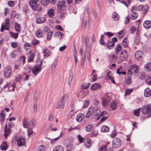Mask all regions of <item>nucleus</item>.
Here are the masks:
<instances>
[{"mask_svg": "<svg viewBox=\"0 0 151 151\" xmlns=\"http://www.w3.org/2000/svg\"><path fill=\"white\" fill-rule=\"evenodd\" d=\"M101 112V109L98 106H91L88 109L87 113L85 117L88 119L92 115L91 118L92 119H95L96 116Z\"/></svg>", "mask_w": 151, "mask_h": 151, "instance_id": "obj_1", "label": "nucleus"}, {"mask_svg": "<svg viewBox=\"0 0 151 151\" xmlns=\"http://www.w3.org/2000/svg\"><path fill=\"white\" fill-rule=\"evenodd\" d=\"M138 68V66L134 64L132 65L128 71L127 76H137L139 73Z\"/></svg>", "mask_w": 151, "mask_h": 151, "instance_id": "obj_2", "label": "nucleus"}, {"mask_svg": "<svg viewBox=\"0 0 151 151\" xmlns=\"http://www.w3.org/2000/svg\"><path fill=\"white\" fill-rule=\"evenodd\" d=\"M38 1V0H31L29 2V4L33 10L40 12L42 10V7L40 4H37Z\"/></svg>", "mask_w": 151, "mask_h": 151, "instance_id": "obj_3", "label": "nucleus"}, {"mask_svg": "<svg viewBox=\"0 0 151 151\" xmlns=\"http://www.w3.org/2000/svg\"><path fill=\"white\" fill-rule=\"evenodd\" d=\"M121 143V141L120 139L116 137L113 139L112 141V147L114 148H119L120 147Z\"/></svg>", "mask_w": 151, "mask_h": 151, "instance_id": "obj_4", "label": "nucleus"}, {"mask_svg": "<svg viewBox=\"0 0 151 151\" xmlns=\"http://www.w3.org/2000/svg\"><path fill=\"white\" fill-rule=\"evenodd\" d=\"M42 68L40 65H35L32 69V73L35 76L37 75L41 71Z\"/></svg>", "mask_w": 151, "mask_h": 151, "instance_id": "obj_5", "label": "nucleus"}, {"mask_svg": "<svg viewBox=\"0 0 151 151\" xmlns=\"http://www.w3.org/2000/svg\"><path fill=\"white\" fill-rule=\"evenodd\" d=\"M5 29L7 30H9V19L8 18L6 19L5 25H4V24H2L1 29V32H3Z\"/></svg>", "mask_w": 151, "mask_h": 151, "instance_id": "obj_6", "label": "nucleus"}, {"mask_svg": "<svg viewBox=\"0 0 151 151\" xmlns=\"http://www.w3.org/2000/svg\"><path fill=\"white\" fill-rule=\"evenodd\" d=\"M143 114H148L151 116V104H148L142 110Z\"/></svg>", "mask_w": 151, "mask_h": 151, "instance_id": "obj_7", "label": "nucleus"}, {"mask_svg": "<svg viewBox=\"0 0 151 151\" xmlns=\"http://www.w3.org/2000/svg\"><path fill=\"white\" fill-rule=\"evenodd\" d=\"M128 55L127 52L125 50H123L120 55L119 59L122 61H125L128 58Z\"/></svg>", "mask_w": 151, "mask_h": 151, "instance_id": "obj_8", "label": "nucleus"}, {"mask_svg": "<svg viewBox=\"0 0 151 151\" xmlns=\"http://www.w3.org/2000/svg\"><path fill=\"white\" fill-rule=\"evenodd\" d=\"M12 71L10 67H7L5 68L4 73L6 77L9 78L11 76Z\"/></svg>", "mask_w": 151, "mask_h": 151, "instance_id": "obj_9", "label": "nucleus"}, {"mask_svg": "<svg viewBox=\"0 0 151 151\" xmlns=\"http://www.w3.org/2000/svg\"><path fill=\"white\" fill-rule=\"evenodd\" d=\"M110 101V98L108 96L104 97L102 100V104L103 106H105Z\"/></svg>", "mask_w": 151, "mask_h": 151, "instance_id": "obj_10", "label": "nucleus"}, {"mask_svg": "<svg viewBox=\"0 0 151 151\" xmlns=\"http://www.w3.org/2000/svg\"><path fill=\"white\" fill-rule=\"evenodd\" d=\"M65 102H63L59 100L57 103L55 107L56 109H63L64 108Z\"/></svg>", "mask_w": 151, "mask_h": 151, "instance_id": "obj_11", "label": "nucleus"}, {"mask_svg": "<svg viewBox=\"0 0 151 151\" xmlns=\"http://www.w3.org/2000/svg\"><path fill=\"white\" fill-rule=\"evenodd\" d=\"M18 145L22 146L24 145L25 144L24 139L21 137H19L17 139Z\"/></svg>", "mask_w": 151, "mask_h": 151, "instance_id": "obj_12", "label": "nucleus"}, {"mask_svg": "<svg viewBox=\"0 0 151 151\" xmlns=\"http://www.w3.org/2000/svg\"><path fill=\"white\" fill-rule=\"evenodd\" d=\"M85 116L82 113L79 114H78L76 117V120L78 122H81L84 119Z\"/></svg>", "mask_w": 151, "mask_h": 151, "instance_id": "obj_13", "label": "nucleus"}, {"mask_svg": "<svg viewBox=\"0 0 151 151\" xmlns=\"http://www.w3.org/2000/svg\"><path fill=\"white\" fill-rule=\"evenodd\" d=\"M143 53L142 52L140 51H138L136 52L135 54V56L136 58L140 60L142 58Z\"/></svg>", "mask_w": 151, "mask_h": 151, "instance_id": "obj_14", "label": "nucleus"}, {"mask_svg": "<svg viewBox=\"0 0 151 151\" xmlns=\"http://www.w3.org/2000/svg\"><path fill=\"white\" fill-rule=\"evenodd\" d=\"M36 35L37 38H42L44 36L43 31L40 29H39L36 32Z\"/></svg>", "mask_w": 151, "mask_h": 151, "instance_id": "obj_15", "label": "nucleus"}, {"mask_svg": "<svg viewBox=\"0 0 151 151\" xmlns=\"http://www.w3.org/2000/svg\"><path fill=\"white\" fill-rule=\"evenodd\" d=\"M23 125L24 128H27L29 126V119L27 118H24L23 119Z\"/></svg>", "mask_w": 151, "mask_h": 151, "instance_id": "obj_16", "label": "nucleus"}, {"mask_svg": "<svg viewBox=\"0 0 151 151\" xmlns=\"http://www.w3.org/2000/svg\"><path fill=\"white\" fill-rule=\"evenodd\" d=\"M101 87L100 84L98 83H96L93 84L91 86V88L92 90H96L99 89Z\"/></svg>", "mask_w": 151, "mask_h": 151, "instance_id": "obj_17", "label": "nucleus"}, {"mask_svg": "<svg viewBox=\"0 0 151 151\" xmlns=\"http://www.w3.org/2000/svg\"><path fill=\"white\" fill-rule=\"evenodd\" d=\"M144 27L146 29H149L151 27V22L150 20H147L144 22L143 23Z\"/></svg>", "mask_w": 151, "mask_h": 151, "instance_id": "obj_18", "label": "nucleus"}, {"mask_svg": "<svg viewBox=\"0 0 151 151\" xmlns=\"http://www.w3.org/2000/svg\"><path fill=\"white\" fill-rule=\"evenodd\" d=\"M144 94L145 97H148L151 96V90L149 88H146L144 91Z\"/></svg>", "mask_w": 151, "mask_h": 151, "instance_id": "obj_19", "label": "nucleus"}, {"mask_svg": "<svg viewBox=\"0 0 151 151\" xmlns=\"http://www.w3.org/2000/svg\"><path fill=\"white\" fill-rule=\"evenodd\" d=\"M46 21V19L44 17H40L37 18L36 19V22L37 24H41L44 23Z\"/></svg>", "mask_w": 151, "mask_h": 151, "instance_id": "obj_20", "label": "nucleus"}, {"mask_svg": "<svg viewBox=\"0 0 151 151\" xmlns=\"http://www.w3.org/2000/svg\"><path fill=\"white\" fill-rule=\"evenodd\" d=\"M5 113L4 111H2L0 114V121L3 122L5 118Z\"/></svg>", "mask_w": 151, "mask_h": 151, "instance_id": "obj_21", "label": "nucleus"}, {"mask_svg": "<svg viewBox=\"0 0 151 151\" xmlns=\"http://www.w3.org/2000/svg\"><path fill=\"white\" fill-rule=\"evenodd\" d=\"M74 77V73L72 71H70V72L69 75V77L68 79V84L70 85L72 80H73Z\"/></svg>", "mask_w": 151, "mask_h": 151, "instance_id": "obj_22", "label": "nucleus"}, {"mask_svg": "<svg viewBox=\"0 0 151 151\" xmlns=\"http://www.w3.org/2000/svg\"><path fill=\"white\" fill-rule=\"evenodd\" d=\"M10 128H7V125H6L5 127L4 128V135L5 137H7L9 135L10 133Z\"/></svg>", "mask_w": 151, "mask_h": 151, "instance_id": "obj_23", "label": "nucleus"}, {"mask_svg": "<svg viewBox=\"0 0 151 151\" xmlns=\"http://www.w3.org/2000/svg\"><path fill=\"white\" fill-rule=\"evenodd\" d=\"M144 69L146 71H150L151 70V63L149 62L146 64L145 66Z\"/></svg>", "mask_w": 151, "mask_h": 151, "instance_id": "obj_24", "label": "nucleus"}, {"mask_svg": "<svg viewBox=\"0 0 151 151\" xmlns=\"http://www.w3.org/2000/svg\"><path fill=\"white\" fill-rule=\"evenodd\" d=\"M112 19L115 21H118L119 19V16L116 12H114L112 14Z\"/></svg>", "mask_w": 151, "mask_h": 151, "instance_id": "obj_25", "label": "nucleus"}, {"mask_svg": "<svg viewBox=\"0 0 151 151\" xmlns=\"http://www.w3.org/2000/svg\"><path fill=\"white\" fill-rule=\"evenodd\" d=\"M149 9V6L147 5H142V11L144 14H146Z\"/></svg>", "mask_w": 151, "mask_h": 151, "instance_id": "obj_26", "label": "nucleus"}, {"mask_svg": "<svg viewBox=\"0 0 151 151\" xmlns=\"http://www.w3.org/2000/svg\"><path fill=\"white\" fill-rule=\"evenodd\" d=\"M63 147L61 145H58L54 149L53 151H63Z\"/></svg>", "mask_w": 151, "mask_h": 151, "instance_id": "obj_27", "label": "nucleus"}, {"mask_svg": "<svg viewBox=\"0 0 151 151\" xmlns=\"http://www.w3.org/2000/svg\"><path fill=\"white\" fill-rule=\"evenodd\" d=\"M47 14L50 17H52L54 16V10L52 9H50L48 11Z\"/></svg>", "mask_w": 151, "mask_h": 151, "instance_id": "obj_28", "label": "nucleus"}, {"mask_svg": "<svg viewBox=\"0 0 151 151\" xmlns=\"http://www.w3.org/2000/svg\"><path fill=\"white\" fill-rule=\"evenodd\" d=\"M1 150H6L7 148V145L5 142H3L1 145Z\"/></svg>", "mask_w": 151, "mask_h": 151, "instance_id": "obj_29", "label": "nucleus"}, {"mask_svg": "<svg viewBox=\"0 0 151 151\" xmlns=\"http://www.w3.org/2000/svg\"><path fill=\"white\" fill-rule=\"evenodd\" d=\"M90 84V83H84L81 85L82 88L84 89H87L89 88Z\"/></svg>", "mask_w": 151, "mask_h": 151, "instance_id": "obj_30", "label": "nucleus"}, {"mask_svg": "<svg viewBox=\"0 0 151 151\" xmlns=\"http://www.w3.org/2000/svg\"><path fill=\"white\" fill-rule=\"evenodd\" d=\"M92 144V142L91 140L90 139H87V142L85 144V146L86 147L89 148L91 146Z\"/></svg>", "mask_w": 151, "mask_h": 151, "instance_id": "obj_31", "label": "nucleus"}, {"mask_svg": "<svg viewBox=\"0 0 151 151\" xmlns=\"http://www.w3.org/2000/svg\"><path fill=\"white\" fill-rule=\"evenodd\" d=\"M53 32L51 31L49 32H47L46 34L47 35V39L48 40H50L51 39L53 35Z\"/></svg>", "mask_w": 151, "mask_h": 151, "instance_id": "obj_32", "label": "nucleus"}, {"mask_svg": "<svg viewBox=\"0 0 151 151\" xmlns=\"http://www.w3.org/2000/svg\"><path fill=\"white\" fill-rule=\"evenodd\" d=\"M101 130L103 132H108L109 131V128L108 126L104 125L101 128Z\"/></svg>", "mask_w": 151, "mask_h": 151, "instance_id": "obj_33", "label": "nucleus"}, {"mask_svg": "<svg viewBox=\"0 0 151 151\" xmlns=\"http://www.w3.org/2000/svg\"><path fill=\"white\" fill-rule=\"evenodd\" d=\"M114 45L115 44L114 43L110 42L107 44L106 46L108 49H111L113 48Z\"/></svg>", "mask_w": 151, "mask_h": 151, "instance_id": "obj_34", "label": "nucleus"}, {"mask_svg": "<svg viewBox=\"0 0 151 151\" xmlns=\"http://www.w3.org/2000/svg\"><path fill=\"white\" fill-rule=\"evenodd\" d=\"M93 126L91 124H89L86 127V129L88 132H90L92 131L93 129Z\"/></svg>", "mask_w": 151, "mask_h": 151, "instance_id": "obj_35", "label": "nucleus"}, {"mask_svg": "<svg viewBox=\"0 0 151 151\" xmlns=\"http://www.w3.org/2000/svg\"><path fill=\"white\" fill-rule=\"evenodd\" d=\"M15 28L16 31L17 32H19L21 31V27L19 24L16 23L15 24Z\"/></svg>", "mask_w": 151, "mask_h": 151, "instance_id": "obj_36", "label": "nucleus"}, {"mask_svg": "<svg viewBox=\"0 0 151 151\" xmlns=\"http://www.w3.org/2000/svg\"><path fill=\"white\" fill-rule=\"evenodd\" d=\"M122 46L124 47H127L128 46V42L127 41V38L126 37L122 42Z\"/></svg>", "mask_w": 151, "mask_h": 151, "instance_id": "obj_37", "label": "nucleus"}, {"mask_svg": "<svg viewBox=\"0 0 151 151\" xmlns=\"http://www.w3.org/2000/svg\"><path fill=\"white\" fill-rule=\"evenodd\" d=\"M138 15L137 13L136 12H133L132 13L131 16V19H136L138 17Z\"/></svg>", "mask_w": 151, "mask_h": 151, "instance_id": "obj_38", "label": "nucleus"}, {"mask_svg": "<svg viewBox=\"0 0 151 151\" xmlns=\"http://www.w3.org/2000/svg\"><path fill=\"white\" fill-rule=\"evenodd\" d=\"M43 53L44 54V56L45 58L47 57L50 54L49 51L47 49H45L44 50Z\"/></svg>", "mask_w": 151, "mask_h": 151, "instance_id": "obj_39", "label": "nucleus"}, {"mask_svg": "<svg viewBox=\"0 0 151 151\" xmlns=\"http://www.w3.org/2000/svg\"><path fill=\"white\" fill-rule=\"evenodd\" d=\"M50 2V0H41V4L44 6L47 5Z\"/></svg>", "mask_w": 151, "mask_h": 151, "instance_id": "obj_40", "label": "nucleus"}, {"mask_svg": "<svg viewBox=\"0 0 151 151\" xmlns=\"http://www.w3.org/2000/svg\"><path fill=\"white\" fill-rule=\"evenodd\" d=\"M11 36L12 38H14L15 39H17L18 36L19 34L17 33H14L13 32H10Z\"/></svg>", "mask_w": 151, "mask_h": 151, "instance_id": "obj_41", "label": "nucleus"}, {"mask_svg": "<svg viewBox=\"0 0 151 151\" xmlns=\"http://www.w3.org/2000/svg\"><path fill=\"white\" fill-rule=\"evenodd\" d=\"M68 95L65 94L63 95V97L60 100L63 102L65 103V101L68 99Z\"/></svg>", "mask_w": 151, "mask_h": 151, "instance_id": "obj_42", "label": "nucleus"}, {"mask_svg": "<svg viewBox=\"0 0 151 151\" xmlns=\"http://www.w3.org/2000/svg\"><path fill=\"white\" fill-rule=\"evenodd\" d=\"M122 49L121 45L119 44L116 46L115 48V51L116 54H117L118 52Z\"/></svg>", "mask_w": 151, "mask_h": 151, "instance_id": "obj_43", "label": "nucleus"}, {"mask_svg": "<svg viewBox=\"0 0 151 151\" xmlns=\"http://www.w3.org/2000/svg\"><path fill=\"white\" fill-rule=\"evenodd\" d=\"M55 35L58 37L59 38H61L62 37V36L63 35V34L60 32H56L55 34Z\"/></svg>", "mask_w": 151, "mask_h": 151, "instance_id": "obj_44", "label": "nucleus"}, {"mask_svg": "<svg viewBox=\"0 0 151 151\" xmlns=\"http://www.w3.org/2000/svg\"><path fill=\"white\" fill-rule=\"evenodd\" d=\"M58 62V60L57 59H55L53 63H52V69L54 70H55V68L56 65H57Z\"/></svg>", "mask_w": 151, "mask_h": 151, "instance_id": "obj_45", "label": "nucleus"}, {"mask_svg": "<svg viewBox=\"0 0 151 151\" xmlns=\"http://www.w3.org/2000/svg\"><path fill=\"white\" fill-rule=\"evenodd\" d=\"M131 77L132 76H128V77L126 79V83L128 85L132 83L131 79Z\"/></svg>", "mask_w": 151, "mask_h": 151, "instance_id": "obj_46", "label": "nucleus"}, {"mask_svg": "<svg viewBox=\"0 0 151 151\" xmlns=\"http://www.w3.org/2000/svg\"><path fill=\"white\" fill-rule=\"evenodd\" d=\"M107 114V112L105 111H104L101 112V113L100 114V115L97 118V120H98L99 119H100L101 117L104 116L106 114Z\"/></svg>", "mask_w": 151, "mask_h": 151, "instance_id": "obj_47", "label": "nucleus"}, {"mask_svg": "<svg viewBox=\"0 0 151 151\" xmlns=\"http://www.w3.org/2000/svg\"><path fill=\"white\" fill-rule=\"evenodd\" d=\"M40 43L39 41L37 40L35 38H34L32 41L31 42L32 44L34 45H36L38 43Z\"/></svg>", "mask_w": 151, "mask_h": 151, "instance_id": "obj_48", "label": "nucleus"}, {"mask_svg": "<svg viewBox=\"0 0 151 151\" xmlns=\"http://www.w3.org/2000/svg\"><path fill=\"white\" fill-rule=\"evenodd\" d=\"M35 56V55L34 53H32L29 56V59L28 60V62H30L32 61L33 59Z\"/></svg>", "mask_w": 151, "mask_h": 151, "instance_id": "obj_49", "label": "nucleus"}, {"mask_svg": "<svg viewBox=\"0 0 151 151\" xmlns=\"http://www.w3.org/2000/svg\"><path fill=\"white\" fill-rule=\"evenodd\" d=\"M140 108L134 110V115H136L137 116H139V112L140 111Z\"/></svg>", "mask_w": 151, "mask_h": 151, "instance_id": "obj_50", "label": "nucleus"}, {"mask_svg": "<svg viewBox=\"0 0 151 151\" xmlns=\"http://www.w3.org/2000/svg\"><path fill=\"white\" fill-rule=\"evenodd\" d=\"M117 73L119 74H123L124 75H125L126 74V73L125 71L124 72H122V69L121 68H119L118 69L117 71Z\"/></svg>", "mask_w": 151, "mask_h": 151, "instance_id": "obj_51", "label": "nucleus"}, {"mask_svg": "<svg viewBox=\"0 0 151 151\" xmlns=\"http://www.w3.org/2000/svg\"><path fill=\"white\" fill-rule=\"evenodd\" d=\"M108 117V115H107V116H105L103 117H102L100 120V121H99V123H102L104 121H105L106 120Z\"/></svg>", "mask_w": 151, "mask_h": 151, "instance_id": "obj_52", "label": "nucleus"}, {"mask_svg": "<svg viewBox=\"0 0 151 151\" xmlns=\"http://www.w3.org/2000/svg\"><path fill=\"white\" fill-rule=\"evenodd\" d=\"M15 3L14 1H9L8 2V5L11 7L14 6L15 5Z\"/></svg>", "mask_w": 151, "mask_h": 151, "instance_id": "obj_53", "label": "nucleus"}, {"mask_svg": "<svg viewBox=\"0 0 151 151\" xmlns=\"http://www.w3.org/2000/svg\"><path fill=\"white\" fill-rule=\"evenodd\" d=\"M89 104V102L88 100H86L83 103V108H86L88 106Z\"/></svg>", "mask_w": 151, "mask_h": 151, "instance_id": "obj_54", "label": "nucleus"}, {"mask_svg": "<svg viewBox=\"0 0 151 151\" xmlns=\"http://www.w3.org/2000/svg\"><path fill=\"white\" fill-rule=\"evenodd\" d=\"M43 30L45 33L47 34V32L51 31H50V29L49 27L47 26H45L43 28Z\"/></svg>", "mask_w": 151, "mask_h": 151, "instance_id": "obj_55", "label": "nucleus"}, {"mask_svg": "<svg viewBox=\"0 0 151 151\" xmlns=\"http://www.w3.org/2000/svg\"><path fill=\"white\" fill-rule=\"evenodd\" d=\"M111 107L112 110H114L117 108V106L114 102H113L111 104Z\"/></svg>", "mask_w": 151, "mask_h": 151, "instance_id": "obj_56", "label": "nucleus"}, {"mask_svg": "<svg viewBox=\"0 0 151 151\" xmlns=\"http://www.w3.org/2000/svg\"><path fill=\"white\" fill-rule=\"evenodd\" d=\"M60 138V135L58 137H57L56 138H55L54 139H52L50 138H49V139L51 140V142H50L51 144H53L55 143V141L58 140Z\"/></svg>", "mask_w": 151, "mask_h": 151, "instance_id": "obj_57", "label": "nucleus"}, {"mask_svg": "<svg viewBox=\"0 0 151 151\" xmlns=\"http://www.w3.org/2000/svg\"><path fill=\"white\" fill-rule=\"evenodd\" d=\"M133 90L132 89H127L125 91V94L127 95L129 94L130 93L132 92Z\"/></svg>", "mask_w": 151, "mask_h": 151, "instance_id": "obj_58", "label": "nucleus"}, {"mask_svg": "<svg viewBox=\"0 0 151 151\" xmlns=\"http://www.w3.org/2000/svg\"><path fill=\"white\" fill-rule=\"evenodd\" d=\"M106 145L102 146L99 150V151H105L106 149Z\"/></svg>", "mask_w": 151, "mask_h": 151, "instance_id": "obj_59", "label": "nucleus"}, {"mask_svg": "<svg viewBox=\"0 0 151 151\" xmlns=\"http://www.w3.org/2000/svg\"><path fill=\"white\" fill-rule=\"evenodd\" d=\"M146 83L149 85H151V77H149L146 80Z\"/></svg>", "mask_w": 151, "mask_h": 151, "instance_id": "obj_60", "label": "nucleus"}, {"mask_svg": "<svg viewBox=\"0 0 151 151\" xmlns=\"http://www.w3.org/2000/svg\"><path fill=\"white\" fill-rule=\"evenodd\" d=\"M54 119V114H50L48 117V119L50 121H52Z\"/></svg>", "mask_w": 151, "mask_h": 151, "instance_id": "obj_61", "label": "nucleus"}, {"mask_svg": "<svg viewBox=\"0 0 151 151\" xmlns=\"http://www.w3.org/2000/svg\"><path fill=\"white\" fill-rule=\"evenodd\" d=\"M35 121L33 120H32L30 122L29 125L32 128L34 127L35 126Z\"/></svg>", "mask_w": 151, "mask_h": 151, "instance_id": "obj_62", "label": "nucleus"}, {"mask_svg": "<svg viewBox=\"0 0 151 151\" xmlns=\"http://www.w3.org/2000/svg\"><path fill=\"white\" fill-rule=\"evenodd\" d=\"M12 47L14 48L17 47L18 45L17 43L16 42H12L11 43Z\"/></svg>", "mask_w": 151, "mask_h": 151, "instance_id": "obj_63", "label": "nucleus"}, {"mask_svg": "<svg viewBox=\"0 0 151 151\" xmlns=\"http://www.w3.org/2000/svg\"><path fill=\"white\" fill-rule=\"evenodd\" d=\"M78 138L80 143H82L83 142L84 139L80 135H78Z\"/></svg>", "mask_w": 151, "mask_h": 151, "instance_id": "obj_64", "label": "nucleus"}]
</instances>
